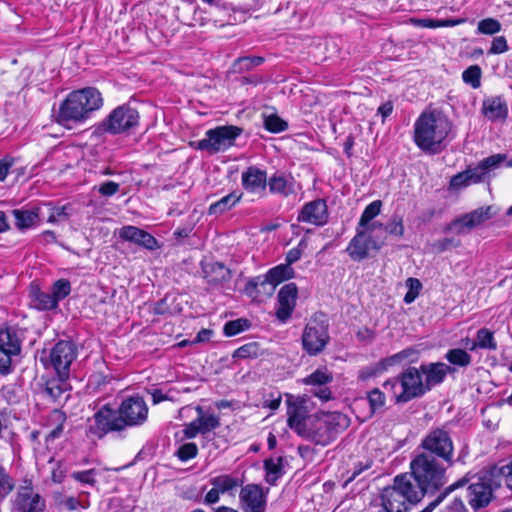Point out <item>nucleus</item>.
<instances>
[{"mask_svg": "<svg viewBox=\"0 0 512 512\" xmlns=\"http://www.w3.org/2000/svg\"><path fill=\"white\" fill-rule=\"evenodd\" d=\"M491 479L480 478L468 487V502L474 510L486 507L492 500L493 489Z\"/></svg>", "mask_w": 512, "mask_h": 512, "instance_id": "6ab92c4d", "label": "nucleus"}, {"mask_svg": "<svg viewBox=\"0 0 512 512\" xmlns=\"http://www.w3.org/2000/svg\"><path fill=\"white\" fill-rule=\"evenodd\" d=\"M264 58L260 56H245L237 58L232 66L234 72L242 73L261 65Z\"/></svg>", "mask_w": 512, "mask_h": 512, "instance_id": "c03bdc74", "label": "nucleus"}, {"mask_svg": "<svg viewBox=\"0 0 512 512\" xmlns=\"http://www.w3.org/2000/svg\"><path fill=\"white\" fill-rule=\"evenodd\" d=\"M64 390L63 384L58 380H49L45 384L43 394L52 401H57L63 394Z\"/></svg>", "mask_w": 512, "mask_h": 512, "instance_id": "4d7b16f0", "label": "nucleus"}, {"mask_svg": "<svg viewBox=\"0 0 512 512\" xmlns=\"http://www.w3.org/2000/svg\"><path fill=\"white\" fill-rule=\"evenodd\" d=\"M306 247V243L301 240L297 247L290 249L286 255V264L291 267V265L297 262L303 253L304 248Z\"/></svg>", "mask_w": 512, "mask_h": 512, "instance_id": "0e129e2a", "label": "nucleus"}, {"mask_svg": "<svg viewBox=\"0 0 512 512\" xmlns=\"http://www.w3.org/2000/svg\"><path fill=\"white\" fill-rule=\"evenodd\" d=\"M287 414L288 426L301 436L306 429V421L308 420V416H305L301 407H297L295 405H290L288 407Z\"/></svg>", "mask_w": 512, "mask_h": 512, "instance_id": "c756f323", "label": "nucleus"}, {"mask_svg": "<svg viewBox=\"0 0 512 512\" xmlns=\"http://www.w3.org/2000/svg\"><path fill=\"white\" fill-rule=\"evenodd\" d=\"M419 371L421 376L423 375L425 377L423 382L428 392L432 387L442 383L447 374L453 371V369L443 362H434L421 364Z\"/></svg>", "mask_w": 512, "mask_h": 512, "instance_id": "5701e85b", "label": "nucleus"}, {"mask_svg": "<svg viewBox=\"0 0 512 512\" xmlns=\"http://www.w3.org/2000/svg\"><path fill=\"white\" fill-rule=\"evenodd\" d=\"M71 292V284L67 279H58L54 282L51 288V293L57 302L66 298Z\"/></svg>", "mask_w": 512, "mask_h": 512, "instance_id": "603ef678", "label": "nucleus"}, {"mask_svg": "<svg viewBox=\"0 0 512 512\" xmlns=\"http://www.w3.org/2000/svg\"><path fill=\"white\" fill-rule=\"evenodd\" d=\"M241 181L249 193H264L268 183L267 173L256 166H250L242 173Z\"/></svg>", "mask_w": 512, "mask_h": 512, "instance_id": "b1692460", "label": "nucleus"}, {"mask_svg": "<svg viewBox=\"0 0 512 512\" xmlns=\"http://www.w3.org/2000/svg\"><path fill=\"white\" fill-rule=\"evenodd\" d=\"M48 215L47 222L48 223H59L68 220L71 215V205L66 204L63 206H51L48 204Z\"/></svg>", "mask_w": 512, "mask_h": 512, "instance_id": "37998d69", "label": "nucleus"}, {"mask_svg": "<svg viewBox=\"0 0 512 512\" xmlns=\"http://www.w3.org/2000/svg\"><path fill=\"white\" fill-rule=\"evenodd\" d=\"M242 132L241 127L234 125L217 126L206 131L203 139L191 142L190 145L195 149L215 154L233 146Z\"/></svg>", "mask_w": 512, "mask_h": 512, "instance_id": "0eeeda50", "label": "nucleus"}, {"mask_svg": "<svg viewBox=\"0 0 512 512\" xmlns=\"http://www.w3.org/2000/svg\"><path fill=\"white\" fill-rule=\"evenodd\" d=\"M241 197V193L232 192L222 197L217 202L212 203L209 207L208 212L210 215L222 214L225 211L230 210L232 207H234L240 201Z\"/></svg>", "mask_w": 512, "mask_h": 512, "instance_id": "473e14b6", "label": "nucleus"}, {"mask_svg": "<svg viewBox=\"0 0 512 512\" xmlns=\"http://www.w3.org/2000/svg\"><path fill=\"white\" fill-rule=\"evenodd\" d=\"M197 418L195 419L199 429L200 434H206L212 430H215L220 426L219 417L214 414H204L203 408L201 406L196 407Z\"/></svg>", "mask_w": 512, "mask_h": 512, "instance_id": "c9c22d12", "label": "nucleus"}, {"mask_svg": "<svg viewBox=\"0 0 512 512\" xmlns=\"http://www.w3.org/2000/svg\"><path fill=\"white\" fill-rule=\"evenodd\" d=\"M505 158L506 156L503 154H495L483 159L480 162L482 170H484L485 173H487L493 169L498 168L500 164L505 160Z\"/></svg>", "mask_w": 512, "mask_h": 512, "instance_id": "e2e57ef3", "label": "nucleus"}, {"mask_svg": "<svg viewBox=\"0 0 512 512\" xmlns=\"http://www.w3.org/2000/svg\"><path fill=\"white\" fill-rule=\"evenodd\" d=\"M210 483L212 486L217 487L222 494H233V491L242 486L243 481L237 477L225 474L212 478Z\"/></svg>", "mask_w": 512, "mask_h": 512, "instance_id": "2f4dec72", "label": "nucleus"}, {"mask_svg": "<svg viewBox=\"0 0 512 512\" xmlns=\"http://www.w3.org/2000/svg\"><path fill=\"white\" fill-rule=\"evenodd\" d=\"M263 125L271 133H280L288 128V124L277 114H263Z\"/></svg>", "mask_w": 512, "mask_h": 512, "instance_id": "49530a36", "label": "nucleus"}, {"mask_svg": "<svg viewBox=\"0 0 512 512\" xmlns=\"http://www.w3.org/2000/svg\"><path fill=\"white\" fill-rule=\"evenodd\" d=\"M120 420L118 409L105 404L94 414V425L90 426L89 431L99 438L112 431H122L124 427Z\"/></svg>", "mask_w": 512, "mask_h": 512, "instance_id": "2eb2a0df", "label": "nucleus"}, {"mask_svg": "<svg viewBox=\"0 0 512 512\" xmlns=\"http://www.w3.org/2000/svg\"><path fill=\"white\" fill-rule=\"evenodd\" d=\"M30 296L33 306L38 310H53L58 307L51 292H43L38 287L32 286Z\"/></svg>", "mask_w": 512, "mask_h": 512, "instance_id": "c85d7f7f", "label": "nucleus"}, {"mask_svg": "<svg viewBox=\"0 0 512 512\" xmlns=\"http://www.w3.org/2000/svg\"><path fill=\"white\" fill-rule=\"evenodd\" d=\"M139 118L135 108L127 104L120 105L99 124L98 130L112 135L125 133L138 126Z\"/></svg>", "mask_w": 512, "mask_h": 512, "instance_id": "9d476101", "label": "nucleus"}, {"mask_svg": "<svg viewBox=\"0 0 512 512\" xmlns=\"http://www.w3.org/2000/svg\"><path fill=\"white\" fill-rule=\"evenodd\" d=\"M51 419L57 422V425L49 432L47 436L48 440H54L60 437L64 429V422L66 420V416L63 412L59 410H54L51 414Z\"/></svg>", "mask_w": 512, "mask_h": 512, "instance_id": "bf43d9fd", "label": "nucleus"}, {"mask_svg": "<svg viewBox=\"0 0 512 512\" xmlns=\"http://www.w3.org/2000/svg\"><path fill=\"white\" fill-rule=\"evenodd\" d=\"M468 483V479L466 477L456 481L450 486L446 487L443 491H441L438 496L430 502L423 510L420 512H432L450 493L455 491L458 488L465 486Z\"/></svg>", "mask_w": 512, "mask_h": 512, "instance_id": "ea45409f", "label": "nucleus"}, {"mask_svg": "<svg viewBox=\"0 0 512 512\" xmlns=\"http://www.w3.org/2000/svg\"><path fill=\"white\" fill-rule=\"evenodd\" d=\"M381 207L382 202L380 200H375L367 205L360 217L357 228L369 227L372 224L370 222L380 214Z\"/></svg>", "mask_w": 512, "mask_h": 512, "instance_id": "79ce46f5", "label": "nucleus"}, {"mask_svg": "<svg viewBox=\"0 0 512 512\" xmlns=\"http://www.w3.org/2000/svg\"><path fill=\"white\" fill-rule=\"evenodd\" d=\"M398 377L400 392L397 394V403H407L427 393L419 368L409 367Z\"/></svg>", "mask_w": 512, "mask_h": 512, "instance_id": "ddd939ff", "label": "nucleus"}, {"mask_svg": "<svg viewBox=\"0 0 512 512\" xmlns=\"http://www.w3.org/2000/svg\"><path fill=\"white\" fill-rule=\"evenodd\" d=\"M15 225L19 229L30 228L39 217L38 210H13Z\"/></svg>", "mask_w": 512, "mask_h": 512, "instance_id": "58836bf2", "label": "nucleus"}, {"mask_svg": "<svg viewBox=\"0 0 512 512\" xmlns=\"http://www.w3.org/2000/svg\"><path fill=\"white\" fill-rule=\"evenodd\" d=\"M450 466L438 461L430 453H417L410 462V480L417 490L414 497L434 494L447 482L446 471Z\"/></svg>", "mask_w": 512, "mask_h": 512, "instance_id": "f257e3e1", "label": "nucleus"}, {"mask_svg": "<svg viewBox=\"0 0 512 512\" xmlns=\"http://www.w3.org/2000/svg\"><path fill=\"white\" fill-rule=\"evenodd\" d=\"M294 275V270L292 267L281 264L274 268H271L265 276L271 281V283L277 287L280 283L285 280L292 278Z\"/></svg>", "mask_w": 512, "mask_h": 512, "instance_id": "e433bc0d", "label": "nucleus"}, {"mask_svg": "<svg viewBox=\"0 0 512 512\" xmlns=\"http://www.w3.org/2000/svg\"><path fill=\"white\" fill-rule=\"evenodd\" d=\"M102 106L103 98L96 88L86 87L72 91L59 106L57 122L66 127L83 123Z\"/></svg>", "mask_w": 512, "mask_h": 512, "instance_id": "f03ea898", "label": "nucleus"}, {"mask_svg": "<svg viewBox=\"0 0 512 512\" xmlns=\"http://www.w3.org/2000/svg\"><path fill=\"white\" fill-rule=\"evenodd\" d=\"M297 220L298 222L310 223L317 226L324 225L328 220L326 201L323 199H316L306 203L301 209Z\"/></svg>", "mask_w": 512, "mask_h": 512, "instance_id": "aec40b11", "label": "nucleus"}, {"mask_svg": "<svg viewBox=\"0 0 512 512\" xmlns=\"http://www.w3.org/2000/svg\"><path fill=\"white\" fill-rule=\"evenodd\" d=\"M481 68L478 65H472L464 70L462 79L466 84H470L473 88H478L481 84Z\"/></svg>", "mask_w": 512, "mask_h": 512, "instance_id": "6e6d98bb", "label": "nucleus"}, {"mask_svg": "<svg viewBox=\"0 0 512 512\" xmlns=\"http://www.w3.org/2000/svg\"><path fill=\"white\" fill-rule=\"evenodd\" d=\"M267 185L269 190L273 194H280L282 196H288L294 192V186L292 181L286 179L282 175H274L269 180Z\"/></svg>", "mask_w": 512, "mask_h": 512, "instance_id": "f704fd0d", "label": "nucleus"}, {"mask_svg": "<svg viewBox=\"0 0 512 512\" xmlns=\"http://www.w3.org/2000/svg\"><path fill=\"white\" fill-rule=\"evenodd\" d=\"M119 236L125 241L133 242L149 250L159 247L157 240L150 233L136 226H123L119 231Z\"/></svg>", "mask_w": 512, "mask_h": 512, "instance_id": "393cba45", "label": "nucleus"}, {"mask_svg": "<svg viewBox=\"0 0 512 512\" xmlns=\"http://www.w3.org/2000/svg\"><path fill=\"white\" fill-rule=\"evenodd\" d=\"M98 475L99 471L92 468L88 470L74 471L70 474V477L80 484L94 487L97 484L96 477Z\"/></svg>", "mask_w": 512, "mask_h": 512, "instance_id": "09e8293b", "label": "nucleus"}, {"mask_svg": "<svg viewBox=\"0 0 512 512\" xmlns=\"http://www.w3.org/2000/svg\"><path fill=\"white\" fill-rule=\"evenodd\" d=\"M21 351V340L18 331L14 327L0 329V372H10L12 356L18 355Z\"/></svg>", "mask_w": 512, "mask_h": 512, "instance_id": "4468645a", "label": "nucleus"}, {"mask_svg": "<svg viewBox=\"0 0 512 512\" xmlns=\"http://www.w3.org/2000/svg\"><path fill=\"white\" fill-rule=\"evenodd\" d=\"M477 348L495 351L497 349V342L494 334L487 328H481L476 333V338L473 340V346H468V350L474 351Z\"/></svg>", "mask_w": 512, "mask_h": 512, "instance_id": "7c9ffc66", "label": "nucleus"}, {"mask_svg": "<svg viewBox=\"0 0 512 512\" xmlns=\"http://www.w3.org/2000/svg\"><path fill=\"white\" fill-rule=\"evenodd\" d=\"M482 112L490 121L505 120L508 116L506 102L501 97L484 100Z\"/></svg>", "mask_w": 512, "mask_h": 512, "instance_id": "bb28decb", "label": "nucleus"}, {"mask_svg": "<svg viewBox=\"0 0 512 512\" xmlns=\"http://www.w3.org/2000/svg\"><path fill=\"white\" fill-rule=\"evenodd\" d=\"M404 231L403 217L397 214H394L386 225L383 224L382 229H377L379 235L386 237V234H389L398 238L404 235Z\"/></svg>", "mask_w": 512, "mask_h": 512, "instance_id": "4c0bfd02", "label": "nucleus"}, {"mask_svg": "<svg viewBox=\"0 0 512 512\" xmlns=\"http://www.w3.org/2000/svg\"><path fill=\"white\" fill-rule=\"evenodd\" d=\"M367 399L372 413H375L378 410L382 409L386 403V397L384 392H382L378 388H374L371 391H369L367 394Z\"/></svg>", "mask_w": 512, "mask_h": 512, "instance_id": "864d4df0", "label": "nucleus"}, {"mask_svg": "<svg viewBox=\"0 0 512 512\" xmlns=\"http://www.w3.org/2000/svg\"><path fill=\"white\" fill-rule=\"evenodd\" d=\"M494 214L493 206L480 207L455 219L447 229H454L457 234H463L491 219Z\"/></svg>", "mask_w": 512, "mask_h": 512, "instance_id": "dca6fc26", "label": "nucleus"}, {"mask_svg": "<svg viewBox=\"0 0 512 512\" xmlns=\"http://www.w3.org/2000/svg\"><path fill=\"white\" fill-rule=\"evenodd\" d=\"M14 507L18 512H43L45 501L34 493L32 482L25 480L17 491Z\"/></svg>", "mask_w": 512, "mask_h": 512, "instance_id": "f3484780", "label": "nucleus"}, {"mask_svg": "<svg viewBox=\"0 0 512 512\" xmlns=\"http://www.w3.org/2000/svg\"><path fill=\"white\" fill-rule=\"evenodd\" d=\"M383 224L372 222L367 228H357L356 235L351 239L347 246V253L354 261L366 259L370 251H379L385 244L386 237L379 235L377 229H382Z\"/></svg>", "mask_w": 512, "mask_h": 512, "instance_id": "423d86ee", "label": "nucleus"}, {"mask_svg": "<svg viewBox=\"0 0 512 512\" xmlns=\"http://www.w3.org/2000/svg\"><path fill=\"white\" fill-rule=\"evenodd\" d=\"M348 425L349 419L347 416L339 412L308 415L306 429L301 437L315 444L327 446Z\"/></svg>", "mask_w": 512, "mask_h": 512, "instance_id": "20e7f679", "label": "nucleus"}, {"mask_svg": "<svg viewBox=\"0 0 512 512\" xmlns=\"http://www.w3.org/2000/svg\"><path fill=\"white\" fill-rule=\"evenodd\" d=\"M460 245V241L459 240H456L454 238H443V239H440L438 241H436L434 244H433V247L438 251V252H444L452 247H458Z\"/></svg>", "mask_w": 512, "mask_h": 512, "instance_id": "774afa93", "label": "nucleus"}, {"mask_svg": "<svg viewBox=\"0 0 512 512\" xmlns=\"http://www.w3.org/2000/svg\"><path fill=\"white\" fill-rule=\"evenodd\" d=\"M332 380V373L323 368L315 370L312 374L302 379V382L315 387L311 389V393L321 400L327 401L331 398V391L325 385L332 382Z\"/></svg>", "mask_w": 512, "mask_h": 512, "instance_id": "4be33fe9", "label": "nucleus"}, {"mask_svg": "<svg viewBox=\"0 0 512 512\" xmlns=\"http://www.w3.org/2000/svg\"><path fill=\"white\" fill-rule=\"evenodd\" d=\"M451 129V121L443 114L424 112L415 121L414 142L424 152L439 153L443 150V142Z\"/></svg>", "mask_w": 512, "mask_h": 512, "instance_id": "7ed1b4c3", "label": "nucleus"}, {"mask_svg": "<svg viewBox=\"0 0 512 512\" xmlns=\"http://www.w3.org/2000/svg\"><path fill=\"white\" fill-rule=\"evenodd\" d=\"M406 286L408 291L404 296V302L410 304L418 297L422 289V283L419 279L410 277L406 280Z\"/></svg>", "mask_w": 512, "mask_h": 512, "instance_id": "13d9d810", "label": "nucleus"}, {"mask_svg": "<svg viewBox=\"0 0 512 512\" xmlns=\"http://www.w3.org/2000/svg\"><path fill=\"white\" fill-rule=\"evenodd\" d=\"M468 483V479L466 477L456 481L450 486L446 487L443 491H441L438 496L430 502L423 510L420 512H432L450 493L455 491L458 488L465 486Z\"/></svg>", "mask_w": 512, "mask_h": 512, "instance_id": "a19ab883", "label": "nucleus"}, {"mask_svg": "<svg viewBox=\"0 0 512 512\" xmlns=\"http://www.w3.org/2000/svg\"><path fill=\"white\" fill-rule=\"evenodd\" d=\"M262 354L259 343L249 342L236 349L233 353V358L248 359L257 358Z\"/></svg>", "mask_w": 512, "mask_h": 512, "instance_id": "de8ad7c7", "label": "nucleus"}, {"mask_svg": "<svg viewBox=\"0 0 512 512\" xmlns=\"http://www.w3.org/2000/svg\"><path fill=\"white\" fill-rule=\"evenodd\" d=\"M445 359L452 365L467 367L471 363V356L466 350L454 348L447 351Z\"/></svg>", "mask_w": 512, "mask_h": 512, "instance_id": "a18cd8bd", "label": "nucleus"}, {"mask_svg": "<svg viewBox=\"0 0 512 512\" xmlns=\"http://www.w3.org/2000/svg\"><path fill=\"white\" fill-rule=\"evenodd\" d=\"M501 23L495 18H485L478 22L477 34L494 35L501 31Z\"/></svg>", "mask_w": 512, "mask_h": 512, "instance_id": "3c124183", "label": "nucleus"}, {"mask_svg": "<svg viewBox=\"0 0 512 512\" xmlns=\"http://www.w3.org/2000/svg\"><path fill=\"white\" fill-rule=\"evenodd\" d=\"M468 173L469 172L463 171L454 175L450 180V188L459 189L470 185L471 181L468 176Z\"/></svg>", "mask_w": 512, "mask_h": 512, "instance_id": "69168bd1", "label": "nucleus"}, {"mask_svg": "<svg viewBox=\"0 0 512 512\" xmlns=\"http://www.w3.org/2000/svg\"><path fill=\"white\" fill-rule=\"evenodd\" d=\"M249 323L246 319L239 318L236 320L228 321L223 328V332L226 336H235L244 330L248 329Z\"/></svg>", "mask_w": 512, "mask_h": 512, "instance_id": "5fc2aeb1", "label": "nucleus"}, {"mask_svg": "<svg viewBox=\"0 0 512 512\" xmlns=\"http://www.w3.org/2000/svg\"><path fill=\"white\" fill-rule=\"evenodd\" d=\"M15 488V482L6 469L0 466V502L3 501Z\"/></svg>", "mask_w": 512, "mask_h": 512, "instance_id": "8fccbe9b", "label": "nucleus"}, {"mask_svg": "<svg viewBox=\"0 0 512 512\" xmlns=\"http://www.w3.org/2000/svg\"><path fill=\"white\" fill-rule=\"evenodd\" d=\"M240 507L244 512H265L266 495L260 485L247 484L239 493Z\"/></svg>", "mask_w": 512, "mask_h": 512, "instance_id": "a211bd4d", "label": "nucleus"}, {"mask_svg": "<svg viewBox=\"0 0 512 512\" xmlns=\"http://www.w3.org/2000/svg\"><path fill=\"white\" fill-rule=\"evenodd\" d=\"M421 453H430L438 461H442L447 466H453L454 445L448 431L442 428L431 430L421 441Z\"/></svg>", "mask_w": 512, "mask_h": 512, "instance_id": "6e6552de", "label": "nucleus"}, {"mask_svg": "<svg viewBox=\"0 0 512 512\" xmlns=\"http://www.w3.org/2000/svg\"><path fill=\"white\" fill-rule=\"evenodd\" d=\"M491 476H500L508 488L512 490V460L501 466H495L491 471Z\"/></svg>", "mask_w": 512, "mask_h": 512, "instance_id": "052dcab7", "label": "nucleus"}, {"mask_svg": "<svg viewBox=\"0 0 512 512\" xmlns=\"http://www.w3.org/2000/svg\"><path fill=\"white\" fill-rule=\"evenodd\" d=\"M77 357V347L71 341L60 340L50 351L49 362L55 370L59 381L69 378L71 364Z\"/></svg>", "mask_w": 512, "mask_h": 512, "instance_id": "9b49d317", "label": "nucleus"}, {"mask_svg": "<svg viewBox=\"0 0 512 512\" xmlns=\"http://www.w3.org/2000/svg\"><path fill=\"white\" fill-rule=\"evenodd\" d=\"M204 278L209 284L218 285L230 279V270L220 262L202 264Z\"/></svg>", "mask_w": 512, "mask_h": 512, "instance_id": "cd10ccee", "label": "nucleus"}, {"mask_svg": "<svg viewBox=\"0 0 512 512\" xmlns=\"http://www.w3.org/2000/svg\"><path fill=\"white\" fill-rule=\"evenodd\" d=\"M328 321L324 314H314L306 324L302 335V345L309 355L321 353L329 342Z\"/></svg>", "mask_w": 512, "mask_h": 512, "instance_id": "1a4fd4ad", "label": "nucleus"}, {"mask_svg": "<svg viewBox=\"0 0 512 512\" xmlns=\"http://www.w3.org/2000/svg\"><path fill=\"white\" fill-rule=\"evenodd\" d=\"M298 288L295 283L285 284L278 293V308L276 317L285 323L290 317L296 305Z\"/></svg>", "mask_w": 512, "mask_h": 512, "instance_id": "412c9836", "label": "nucleus"}, {"mask_svg": "<svg viewBox=\"0 0 512 512\" xmlns=\"http://www.w3.org/2000/svg\"><path fill=\"white\" fill-rule=\"evenodd\" d=\"M507 40L504 36L495 37L492 40L491 47L488 51L489 54H502L508 50Z\"/></svg>", "mask_w": 512, "mask_h": 512, "instance_id": "338daca9", "label": "nucleus"}, {"mask_svg": "<svg viewBox=\"0 0 512 512\" xmlns=\"http://www.w3.org/2000/svg\"><path fill=\"white\" fill-rule=\"evenodd\" d=\"M121 420L119 423L126 427L143 425L148 418V406L140 396H130L124 399L118 407Z\"/></svg>", "mask_w": 512, "mask_h": 512, "instance_id": "f8f14e48", "label": "nucleus"}, {"mask_svg": "<svg viewBox=\"0 0 512 512\" xmlns=\"http://www.w3.org/2000/svg\"><path fill=\"white\" fill-rule=\"evenodd\" d=\"M264 469L266 471L265 480L270 485H274L276 481L283 475V458H269L264 461Z\"/></svg>", "mask_w": 512, "mask_h": 512, "instance_id": "72a5a7b5", "label": "nucleus"}, {"mask_svg": "<svg viewBox=\"0 0 512 512\" xmlns=\"http://www.w3.org/2000/svg\"><path fill=\"white\" fill-rule=\"evenodd\" d=\"M276 287L265 275H259L251 278L245 285V293L258 301H263L271 297L275 292Z\"/></svg>", "mask_w": 512, "mask_h": 512, "instance_id": "a878e982", "label": "nucleus"}, {"mask_svg": "<svg viewBox=\"0 0 512 512\" xmlns=\"http://www.w3.org/2000/svg\"><path fill=\"white\" fill-rule=\"evenodd\" d=\"M417 490L408 474L394 478L392 486L386 487L381 493V505L385 512H409L410 507L423 497H414Z\"/></svg>", "mask_w": 512, "mask_h": 512, "instance_id": "39448f33", "label": "nucleus"}, {"mask_svg": "<svg viewBox=\"0 0 512 512\" xmlns=\"http://www.w3.org/2000/svg\"><path fill=\"white\" fill-rule=\"evenodd\" d=\"M198 453V447L193 442H188L185 444H182L177 452L176 455L181 461H188L190 459H193L197 456Z\"/></svg>", "mask_w": 512, "mask_h": 512, "instance_id": "680f3d73", "label": "nucleus"}]
</instances>
